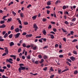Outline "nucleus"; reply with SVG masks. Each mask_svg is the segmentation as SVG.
I'll return each mask as SVG.
<instances>
[{"label":"nucleus","instance_id":"obj_59","mask_svg":"<svg viewBox=\"0 0 78 78\" xmlns=\"http://www.w3.org/2000/svg\"><path fill=\"white\" fill-rule=\"evenodd\" d=\"M23 42V40H22L20 41V44H22Z\"/></svg>","mask_w":78,"mask_h":78},{"label":"nucleus","instance_id":"obj_32","mask_svg":"<svg viewBox=\"0 0 78 78\" xmlns=\"http://www.w3.org/2000/svg\"><path fill=\"white\" fill-rule=\"evenodd\" d=\"M61 69H58V72L59 74H60V73H61Z\"/></svg>","mask_w":78,"mask_h":78},{"label":"nucleus","instance_id":"obj_60","mask_svg":"<svg viewBox=\"0 0 78 78\" xmlns=\"http://www.w3.org/2000/svg\"><path fill=\"white\" fill-rule=\"evenodd\" d=\"M63 40L65 42H66V39L65 38H63Z\"/></svg>","mask_w":78,"mask_h":78},{"label":"nucleus","instance_id":"obj_25","mask_svg":"<svg viewBox=\"0 0 78 78\" xmlns=\"http://www.w3.org/2000/svg\"><path fill=\"white\" fill-rule=\"evenodd\" d=\"M73 53L75 54V55H77V52L75 51H73Z\"/></svg>","mask_w":78,"mask_h":78},{"label":"nucleus","instance_id":"obj_10","mask_svg":"<svg viewBox=\"0 0 78 78\" xmlns=\"http://www.w3.org/2000/svg\"><path fill=\"white\" fill-rule=\"evenodd\" d=\"M6 27V25H5V24H3L2 26H0V28H5Z\"/></svg>","mask_w":78,"mask_h":78},{"label":"nucleus","instance_id":"obj_30","mask_svg":"<svg viewBox=\"0 0 78 78\" xmlns=\"http://www.w3.org/2000/svg\"><path fill=\"white\" fill-rule=\"evenodd\" d=\"M4 71H5V69H0V72H4Z\"/></svg>","mask_w":78,"mask_h":78},{"label":"nucleus","instance_id":"obj_45","mask_svg":"<svg viewBox=\"0 0 78 78\" xmlns=\"http://www.w3.org/2000/svg\"><path fill=\"white\" fill-rule=\"evenodd\" d=\"M38 57L40 58V59H41V58H42V56H41V55H38Z\"/></svg>","mask_w":78,"mask_h":78},{"label":"nucleus","instance_id":"obj_36","mask_svg":"<svg viewBox=\"0 0 78 78\" xmlns=\"http://www.w3.org/2000/svg\"><path fill=\"white\" fill-rule=\"evenodd\" d=\"M46 19L45 18H43L42 19V21L43 22H45L46 21Z\"/></svg>","mask_w":78,"mask_h":78},{"label":"nucleus","instance_id":"obj_54","mask_svg":"<svg viewBox=\"0 0 78 78\" xmlns=\"http://www.w3.org/2000/svg\"><path fill=\"white\" fill-rule=\"evenodd\" d=\"M31 5H29L27 7V8H28L29 7H31Z\"/></svg>","mask_w":78,"mask_h":78},{"label":"nucleus","instance_id":"obj_56","mask_svg":"<svg viewBox=\"0 0 78 78\" xmlns=\"http://www.w3.org/2000/svg\"><path fill=\"white\" fill-rule=\"evenodd\" d=\"M20 66V67H22V66H24V65L23 64H20L19 65Z\"/></svg>","mask_w":78,"mask_h":78},{"label":"nucleus","instance_id":"obj_27","mask_svg":"<svg viewBox=\"0 0 78 78\" xmlns=\"http://www.w3.org/2000/svg\"><path fill=\"white\" fill-rule=\"evenodd\" d=\"M49 69L51 71H52V72H53V71H54L53 69V68H52V67H51L50 69Z\"/></svg>","mask_w":78,"mask_h":78},{"label":"nucleus","instance_id":"obj_28","mask_svg":"<svg viewBox=\"0 0 78 78\" xmlns=\"http://www.w3.org/2000/svg\"><path fill=\"white\" fill-rule=\"evenodd\" d=\"M5 23V21H4L2 20L0 21V23L1 24H3Z\"/></svg>","mask_w":78,"mask_h":78},{"label":"nucleus","instance_id":"obj_29","mask_svg":"<svg viewBox=\"0 0 78 78\" xmlns=\"http://www.w3.org/2000/svg\"><path fill=\"white\" fill-rule=\"evenodd\" d=\"M12 34H11L9 35V38L10 39H11L12 38Z\"/></svg>","mask_w":78,"mask_h":78},{"label":"nucleus","instance_id":"obj_12","mask_svg":"<svg viewBox=\"0 0 78 78\" xmlns=\"http://www.w3.org/2000/svg\"><path fill=\"white\" fill-rule=\"evenodd\" d=\"M17 20H18V22L20 23V25H22L21 21L19 20V19L17 18Z\"/></svg>","mask_w":78,"mask_h":78},{"label":"nucleus","instance_id":"obj_52","mask_svg":"<svg viewBox=\"0 0 78 78\" xmlns=\"http://www.w3.org/2000/svg\"><path fill=\"white\" fill-rule=\"evenodd\" d=\"M16 61L18 62H19V61H20V58H17L16 59Z\"/></svg>","mask_w":78,"mask_h":78},{"label":"nucleus","instance_id":"obj_42","mask_svg":"<svg viewBox=\"0 0 78 78\" xmlns=\"http://www.w3.org/2000/svg\"><path fill=\"white\" fill-rule=\"evenodd\" d=\"M14 29V26H11V30H13Z\"/></svg>","mask_w":78,"mask_h":78},{"label":"nucleus","instance_id":"obj_46","mask_svg":"<svg viewBox=\"0 0 78 78\" xmlns=\"http://www.w3.org/2000/svg\"><path fill=\"white\" fill-rule=\"evenodd\" d=\"M47 67H45V68H43V70L45 71V70H47Z\"/></svg>","mask_w":78,"mask_h":78},{"label":"nucleus","instance_id":"obj_1","mask_svg":"<svg viewBox=\"0 0 78 78\" xmlns=\"http://www.w3.org/2000/svg\"><path fill=\"white\" fill-rule=\"evenodd\" d=\"M12 59L11 58H9V59H6V62H9L11 64H12Z\"/></svg>","mask_w":78,"mask_h":78},{"label":"nucleus","instance_id":"obj_2","mask_svg":"<svg viewBox=\"0 0 78 78\" xmlns=\"http://www.w3.org/2000/svg\"><path fill=\"white\" fill-rule=\"evenodd\" d=\"M25 69V67L23 66H20L18 69L19 72L20 73H21V70H23Z\"/></svg>","mask_w":78,"mask_h":78},{"label":"nucleus","instance_id":"obj_51","mask_svg":"<svg viewBox=\"0 0 78 78\" xmlns=\"http://www.w3.org/2000/svg\"><path fill=\"white\" fill-rule=\"evenodd\" d=\"M24 25H28V22H24Z\"/></svg>","mask_w":78,"mask_h":78},{"label":"nucleus","instance_id":"obj_57","mask_svg":"<svg viewBox=\"0 0 78 78\" xmlns=\"http://www.w3.org/2000/svg\"><path fill=\"white\" fill-rule=\"evenodd\" d=\"M53 30L54 32H56V29L55 28H53Z\"/></svg>","mask_w":78,"mask_h":78},{"label":"nucleus","instance_id":"obj_23","mask_svg":"<svg viewBox=\"0 0 78 78\" xmlns=\"http://www.w3.org/2000/svg\"><path fill=\"white\" fill-rule=\"evenodd\" d=\"M78 41V40L74 39L72 41V42H77Z\"/></svg>","mask_w":78,"mask_h":78},{"label":"nucleus","instance_id":"obj_63","mask_svg":"<svg viewBox=\"0 0 78 78\" xmlns=\"http://www.w3.org/2000/svg\"><path fill=\"white\" fill-rule=\"evenodd\" d=\"M47 14H49V13H50V11L49 10H47L46 11Z\"/></svg>","mask_w":78,"mask_h":78},{"label":"nucleus","instance_id":"obj_13","mask_svg":"<svg viewBox=\"0 0 78 78\" xmlns=\"http://www.w3.org/2000/svg\"><path fill=\"white\" fill-rule=\"evenodd\" d=\"M20 15L21 17H23V16H24V14H23V13H20Z\"/></svg>","mask_w":78,"mask_h":78},{"label":"nucleus","instance_id":"obj_3","mask_svg":"<svg viewBox=\"0 0 78 78\" xmlns=\"http://www.w3.org/2000/svg\"><path fill=\"white\" fill-rule=\"evenodd\" d=\"M20 35V33H18L14 35V37L15 39H17V37H19Z\"/></svg>","mask_w":78,"mask_h":78},{"label":"nucleus","instance_id":"obj_58","mask_svg":"<svg viewBox=\"0 0 78 78\" xmlns=\"http://www.w3.org/2000/svg\"><path fill=\"white\" fill-rule=\"evenodd\" d=\"M54 75H52L50 76V78H53V77H54Z\"/></svg>","mask_w":78,"mask_h":78},{"label":"nucleus","instance_id":"obj_20","mask_svg":"<svg viewBox=\"0 0 78 78\" xmlns=\"http://www.w3.org/2000/svg\"><path fill=\"white\" fill-rule=\"evenodd\" d=\"M44 59L42 58L41 59V61L40 62V63L41 64V63H42L43 62H44Z\"/></svg>","mask_w":78,"mask_h":78},{"label":"nucleus","instance_id":"obj_31","mask_svg":"<svg viewBox=\"0 0 78 78\" xmlns=\"http://www.w3.org/2000/svg\"><path fill=\"white\" fill-rule=\"evenodd\" d=\"M76 20V18H73L71 20L72 22H75V20Z\"/></svg>","mask_w":78,"mask_h":78},{"label":"nucleus","instance_id":"obj_55","mask_svg":"<svg viewBox=\"0 0 78 78\" xmlns=\"http://www.w3.org/2000/svg\"><path fill=\"white\" fill-rule=\"evenodd\" d=\"M59 58H62L63 57V55H60L59 56Z\"/></svg>","mask_w":78,"mask_h":78},{"label":"nucleus","instance_id":"obj_34","mask_svg":"<svg viewBox=\"0 0 78 78\" xmlns=\"http://www.w3.org/2000/svg\"><path fill=\"white\" fill-rule=\"evenodd\" d=\"M12 13L14 16H16V12H14V11H12Z\"/></svg>","mask_w":78,"mask_h":78},{"label":"nucleus","instance_id":"obj_26","mask_svg":"<svg viewBox=\"0 0 78 78\" xmlns=\"http://www.w3.org/2000/svg\"><path fill=\"white\" fill-rule=\"evenodd\" d=\"M2 78H8V77L7 76H5L3 75L2 76Z\"/></svg>","mask_w":78,"mask_h":78},{"label":"nucleus","instance_id":"obj_64","mask_svg":"<svg viewBox=\"0 0 78 78\" xmlns=\"http://www.w3.org/2000/svg\"><path fill=\"white\" fill-rule=\"evenodd\" d=\"M22 59H25V56H22Z\"/></svg>","mask_w":78,"mask_h":78},{"label":"nucleus","instance_id":"obj_22","mask_svg":"<svg viewBox=\"0 0 78 78\" xmlns=\"http://www.w3.org/2000/svg\"><path fill=\"white\" fill-rule=\"evenodd\" d=\"M78 73V71L76 70L74 71V74H75V75H76Z\"/></svg>","mask_w":78,"mask_h":78},{"label":"nucleus","instance_id":"obj_48","mask_svg":"<svg viewBox=\"0 0 78 78\" xmlns=\"http://www.w3.org/2000/svg\"><path fill=\"white\" fill-rule=\"evenodd\" d=\"M73 33H74V32H73V31H71L70 32V34L71 35H73Z\"/></svg>","mask_w":78,"mask_h":78},{"label":"nucleus","instance_id":"obj_53","mask_svg":"<svg viewBox=\"0 0 78 78\" xmlns=\"http://www.w3.org/2000/svg\"><path fill=\"white\" fill-rule=\"evenodd\" d=\"M45 8H47V9H50V8L51 7L49 6H48L46 7Z\"/></svg>","mask_w":78,"mask_h":78},{"label":"nucleus","instance_id":"obj_39","mask_svg":"<svg viewBox=\"0 0 78 78\" xmlns=\"http://www.w3.org/2000/svg\"><path fill=\"white\" fill-rule=\"evenodd\" d=\"M44 59H46L47 58V56L46 55H44Z\"/></svg>","mask_w":78,"mask_h":78},{"label":"nucleus","instance_id":"obj_4","mask_svg":"<svg viewBox=\"0 0 78 78\" xmlns=\"http://www.w3.org/2000/svg\"><path fill=\"white\" fill-rule=\"evenodd\" d=\"M33 26L34 28L35 29L34 30L35 31H36L37 30V29L38 28V27H37V25H36V24H34Z\"/></svg>","mask_w":78,"mask_h":78},{"label":"nucleus","instance_id":"obj_14","mask_svg":"<svg viewBox=\"0 0 78 78\" xmlns=\"http://www.w3.org/2000/svg\"><path fill=\"white\" fill-rule=\"evenodd\" d=\"M37 17V15H35V16H33L32 17V19H33V20H35L36 19V18Z\"/></svg>","mask_w":78,"mask_h":78},{"label":"nucleus","instance_id":"obj_6","mask_svg":"<svg viewBox=\"0 0 78 78\" xmlns=\"http://www.w3.org/2000/svg\"><path fill=\"white\" fill-rule=\"evenodd\" d=\"M69 8V6L66 5H64L62 7V9H66V8Z\"/></svg>","mask_w":78,"mask_h":78},{"label":"nucleus","instance_id":"obj_15","mask_svg":"<svg viewBox=\"0 0 78 78\" xmlns=\"http://www.w3.org/2000/svg\"><path fill=\"white\" fill-rule=\"evenodd\" d=\"M67 70H69V69H65L64 70L62 71L61 73H63V72H64L67 71Z\"/></svg>","mask_w":78,"mask_h":78},{"label":"nucleus","instance_id":"obj_37","mask_svg":"<svg viewBox=\"0 0 78 78\" xmlns=\"http://www.w3.org/2000/svg\"><path fill=\"white\" fill-rule=\"evenodd\" d=\"M30 55H28L27 56V58L28 59H30Z\"/></svg>","mask_w":78,"mask_h":78},{"label":"nucleus","instance_id":"obj_44","mask_svg":"<svg viewBox=\"0 0 78 78\" xmlns=\"http://www.w3.org/2000/svg\"><path fill=\"white\" fill-rule=\"evenodd\" d=\"M4 41V39H2V38H0V41L1 42H3Z\"/></svg>","mask_w":78,"mask_h":78},{"label":"nucleus","instance_id":"obj_40","mask_svg":"<svg viewBox=\"0 0 78 78\" xmlns=\"http://www.w3.org/2000/svg\"><path fill=\"white\" fill-rule=\"evenodd\" d=\"M23 36H25L27 34V33L25 32H23L22 34Z\"/></svg>","mask_w":78,"mask_h":78},{"label":"nucleus","instance_id":"obj_17","mask_svg":"<svg viewBox=\"0 0 78 78\" xmlns=\"http://www.w3.org/2000/svg\"><path fill=\"white\" fill-rule=\"evenodd\" d=\"M51 5V2L48 1L47 2V5Z\"/></svg>","mask_w":78,"mask_h":78},{"label":"nucleus","instance_id":"obj_11","mask_svg":"<svg viewBox=\"0 0 78 78\" xmlns=\"http://www.w3.org/2000/svg\"><path fill=\"white\" fill-rule=\"evenodd\" d=\"M61 2V1H60V0H58V1H57L55 2V4L56 5H57V3H60V2Z\"/></svg>","mask_w":78,"mask_h":78},{"label":"nucleus","instance_id":"obj_24","mask_svg":"<svg viewBox=\"0 0 78 78\" xmlns=\"http://www.w3.org/2000/svg\"><path fill=\"white\" fill-rule=\"evenodd\" d=\"M43 33L44 34V35H46V31H45V30H44L43 31Z\"/></svg>","mask_w":78,"mask_h":78},{"label":"nucleus","instance_id":"obj_38","mask_svg":"<svg viewBox=\"0 0 78 78\" xmlns=\"http://www.w3.org/2000/svg\"><path fill=\"white\" fill-rule=\"evenodd\" d=\"M65 14H67L68 16L69 15V12L67 11H66L65 12Z\"/></svg>","mask_w":78,"mask_h":78},{"label":"nucleus","instance_id":"obj_35","mask_svg":"<svg viewBox=\"0 0 78 78\" xmlns=\"http://www.w3.org/2000/svg\"><path fill=\"white\" fill-rule=\"evenodd\" d=\"M20 51H21V48H20L18 49V53H20Z\"/></svg>","mask_w":78,"mask_h":78},{"label":"nucleus","instance_id":"obj_16","mask_svg":"<svg viewBox=\"0 0 78 78\" xmlns=\"http://www.w3.org/2000/svg\"><path fill=\"white\" fill-rule=\"evenodd\" d=\"M8 36V33H6L4 36V38H6V37H7Z\"/></svg>","mask_w":78,"mask_h":78},{"label":"nucleus","instance_id":"obj_50","mask_svg":"<svg viewBox=\"0 0 78 78\" xmlns=\"http://www.w3.org/2000/svg\"><path fill=\"white\" fill-rule=\"evenodd\" d=\"M48 28V29H51V25H49Z\"/></svg>","mask_w":78,"mask_h":78},{"label":"nucleus","instance_id":"obj_18","mask_svg":"<svg viewBox=\"0 0 78 78\" xmlns=\"http://www.w3.org/2000/svg\"><path fill=\"white\" fill-rule=\"evenodd\" d=\"M12 20V18H10V19H8L7 21V22H11Z\"/></svg>","mask_w":78,"mask_h":78},{"label":"nucleus","instance_id":"obj_5","mask_svg":"<svg viewBox=\"0 0 78 78\" xmlns=\"http://www.w3.org/2000/svg\"><path fill=\"white\" fill-rule=\"evenodd\" d=\"M4 48L5 49V53L7 54V55H8V48L6 47H5Z\"/></svg>","mask_w":78,"mask_h":78},{"label":"nucleus","instance_id":"obj_7","mask_svg":"<svg viewBox=\"0 0 78 78\" xmlns=\"http://www.w3.org/2000/svg\"><path fill=\"white\" fill-rule=\"evenodd\" d=\"M19 28H16V29H15V31L16 33H18V32H19Z\"/></svg>","mask_w":78,"mask_h":78},{"label":"nucleus","instance_id":"obj_61","mask_svg":"<svg viewBox=\"0 0 78 78\" xmlns=\"http://www.w3.org/2000/svg\"><path fill=\"white\" fill-rule=\"evenodd\" d=\"M32 49H33V50H36V49H37V48H36V47H34Z\"/></svg>","mask_w":78,"mask_h":78},{"label":"nucleus","instance_id":"obj_47","mask_svg":"<svg viewBox=\"0 0 78 78\" xmlns=\"http://www.w3.org/2000/svg\"><path fill=\"white\" fill-rule=\"evenodd\" d=\"M7 66L8 68H10V67H11V65L9 64L7 65Z\"/></svg>","mask_w":78,"mask_h":78},{"label":"nucleus","instance_id":"obj_41","mask_svg":"<svg viewBox=\"0 0 78 78\" xmlns=\"http://www.w3.org/2000/svg\"><path fill=\"white\" fill-rule=\"evenodd\" d=\"M64 23L66 25H68V24H69V23L67 21H66Z\"/></svg>","mask_w":78,"mask_h":78},{"label":"nucleus","instance_id":"obj_21","mask_svg":"<svg viewBox=\"0 0 78 78\" xmlns=\"http://www.w3.org/2000/svg\"><path fill=\"white\" fill-rule=\"evenodd\" d=\"M22 45L23 47H24V48L27 47V46H26V44H25V43L23 44Z\"/></svg>","mask_w":78,"mask_h":78},{"label":"nucleus","instance_id":"obj_8","mask_svg":"<svg viewBox=\"0 0 78 78\" xmlns=\"http://www.w3.org/2000/svg\"><path fill=\"white\" fill-rule=\"evenodd\" d=\"M70 58L72 61H74V60H75V58L73 57H71Z\"/></svg>","mask_w":78,"mask_h":78},{"label":"nucleus","instance_id":"obj_43","mask_svg":"<svg viewBox=\"0 0 78 78\" xmlns=\"http://www.w3.org/2000/svg\"><path fill=\"white\" fill-rule=\"evenodd\" d=\"M22 55V53H20V54L19 55V57L20 58H21V56Z\"/></svg>","mask_w":78,"mask_h":78},{"label":"nucleus","instance_id":"obj_19","mask_svg":"<svg viewBox=\"0 0 78 78\" xmlns=\"http://www.w3.org/2000/svg\"><path fill=\"white\" fill-rule=\"evenodd\" d=\"M49 35H50V36H51V39H53L54 38V37L53 35L50 34Z\"/></svg>","mask_w":78,"mask_h":78},{"label":"nucleus","instance_id":"obj_33","mask_svg":"<svg viewBox=\"0 0 78 78\" xmlns=\"http://www.w3.org/2000/svg\"><path fill=\"white\" fill-rule=\"evenodd\" d=\"M62 30L63 31V32H64V33H67V31L63 29L62 28Z\"/></svg>","mask_w":78,"mask_h":78},{"label":"nucleus","instance_id":"obj_62","mask_svg":"<svg viewBox=\"0 0 78 78\" xmlns=\"http://www.w3.org/2000/svg\"><path fill=\"white\" fill-rule=\"evenodd\" d=\"M67 60H68V61H69V62H72V60H70V59H67Z\"/></svg>","mask_w":78,"mask_h":78},{"label":"nucleus","instance_id":"obj_9","mask_svg":"<svg viewBox=\"0 0 78 78\" xmlns=\"http://www.w3.org/2000/svg\"><path fill=\"white\" fill-rule=\"evenodd\" d=\"M9 45L10 47H11V46H12V45H14V42H12L10 43Z\"/></svg>","mask_w":78,"mask_h":78},{"label":"nucleus","instance_id":"obj_49","mask_svg":"<svg viewBox=\"0 0 78 78\" xmlns=\"http://www.w3.org/2000/svg\"><path fill=\"white\" fill-rule=\"evenodd\" d=\"M38 62L37 61H36L34 62V64H38Z\"/></svg>","mask_w":78,"mask_h":78}]
</instances>
